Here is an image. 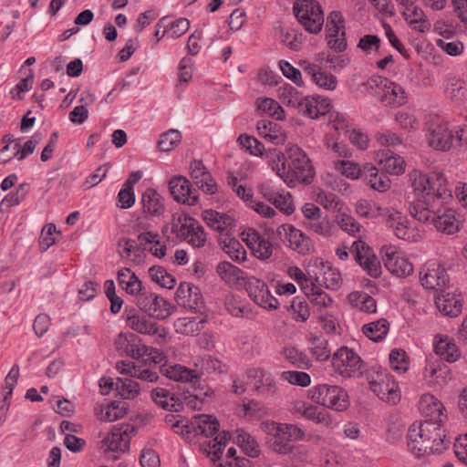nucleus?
I'll use <instances>...</instances> for the list:
<instances>
[{"mask_svg": "<svg viewBox=\"0 0 467 467\" xmlns=\"http://www.w3.org/2000/svg\"><path fill=\"white\" fill-rule=\"evenodd\" d=\"M423 375L430 383L441 386L450 379V369L445 365L431 363L425 367Z\"/></svg>", "mask_w": 467, "mask_h": 467, "instance_id": "obj_43", "label": "nucleus"}, {"mask_svg": "<svg viewBox=\"0 0 467 467\" xmlns=\"http://www.w3.org/2000/svg\"><path fill=\"white\" fill-rule=\"evenodd\" d=\"M332 365L335 371L345 378H358L365 369L361 358L347 347H341L333 354Z\"/></svg>", "mask_w": 467, "mask_h": 467, "instance_id": "obj_9", "label": "nucleus"}, {"mask_svg": "<svg viewBox=\"0 0 467 467\" xmlns=\"http://www.w3.org/2000/svg\"><path fill=\"white\" fill-rule=\"evenodd\" d=\"M436 297L435 305L444 316L457 317L462 312V297L461 295L443 293Z\"/></svg>", "mask_w": 467, "mask_h": 467, "instance_id": "obj_29", "label": "nucleus"}, {"mask_svg": "<svg viewBox=\"0 0 467 467\" xmlns=\"http://www.w3.org/2000/svg\"><path fill=\"white\" fill-rule=\"evenodd\" d=\"M191 177L194 183L208 194H213L217 191V184L202 161L194 160L190 165Z\"/></svg>", "mask_w": 467, "mask_h": 467, "instance_id": "obj_23", "label": "nucleus"}, {"mask_svg": "<svg viewBox=\"0 0 467 467\" xmlns=\"http://www.w3.org/2000/svg\"><path fill=\"white\" fill-rule=\"evenodd\" d=\"M250 298L259 306L265 309H277L278 300L271 295L267 285L255 276H249L244 282Z\"/></svg>", "mask_w": 467, "mask_h": 467, "instance_id": "obj_15", "label": "nucleus"}, {"mask_svg": "<svg viewBox=\"0 0 467 467\" xmlns=\"http://www.w3.org/2000/svg\"><path fill=\"white\" fill-rule=\"evenodd\" d=\"M429 145L441 151H449L453 149L452 130L449 129L448 123L442 121L437 124L430 132Z\"/></svg>", "mask_w": 467, "mask_h": 467, "instance_id": "obj_22", "label": "nucleus"}, {"mask_svg": "<svg viewBox=\"0 0 467 467\" xmlns=\"http://www.w3.org/2000/svg\"><path fill=\"white\" fill-rule=\"evenodd\" d=\"M281 98L284 103L296 109L304 99L298 90L291 85H285L281 88Z\"/></svg>", "mask_w": 467, "mask_h": 467, "instance_id": "obj_63", "label": "nucleus"}, {"mask_svg": "<svg viewBox=\"0 0 467 467\" xmlns=\"http://www.w3.org/2000/svg\"><path fill=\"white\" fill-rule=\"evenodd\" d=\"M357 213L364 218H376L380 214V207L368 200H360L356 204Z\"/></svg>", "mask_w": 467, "mask_h": 467, "instance_id": "obj_60", "label": "nucleus"}, {"mask_svg": "<svg viewBox=\"0 0 467 467\" xmlns=\"http://www.w3.org/2000/svg\"><path fill=\"white\" fill-rule=\"evenodd\" d=\"M386 224L392 228L395 235L405 241H412L414 239V233L408 225L407 219L398 211H391L389 213Z\"/></svg>", "mask_w": 467, "mask_h": 467, "instance_id": "obj_31", "label": "nucleus"}, {"mask_svg": "<svg viewBox=\"0 0 467 467\" xmlns=\"http://www.w3.org/2000/svg\"><path fill=\"white\" fill-rule=\"evenodd\" d=\"M194 367L192 369L181 364L164 362V365L160 367V372L174 381L193 383H204L203 376L222 372L221 361L210 355L198 358Z\"/></svg>", "mask_w": 467, "mask_h": 467, "instance_id": "obj_4", "label": "nucleus"}, {"mask_svg": "<svg viewBox=\"0 0 467 467\" xmlns=\"http://www.w3.org/2000/svg\"><path fill=\"white\" fill-rule=\"evenodd\" d=\"M306 228L321 235H328L331 231V224L327 216L318 217V219L305 221Z\"/></svg>", "mask_w": 467, "mask_h": 467, "instance_id": "obj_62", "label": "nucleus"}, {"mask_svg": "<svg viewBox=\"0 0 467 467\" xmlns=\"http://www.w3.org/2000/svg\"><path fill=\"white\" fill-rule=\"evenodd\" d=\"M141 202L144 212L150 215L158 216L164 213L165 207L163 199L160 193L152 188H148L143 192Z\"/></svg>", "mask_w": 467, "mask_h": 467, "instance_id": "obj_37", "label": "nucleus"}, {"mask_svg": "<svg viewBox=\"0 0 467 467\" xmlns=\"http://www.w3.org/2000/svg\"><path fill=\"white\" fill-rule=\"evenodd\" d=\"M256 129L262 138L274 145L283 144L285 141L286 135L281 126L271 119L259 120Z\"/></svg>", "mask_w": 467, "mask_h": 467, "instance_id": "obj_30", "label": "nucleus"}, {"mask_svg": "<svg viewBox=\"0 0 467 467\" xmlns=\"http://www.w3.org/2000/svg\"><path fill=\"white\" fill-rule=\"evenodd\" d=\"M369 389L379 399L389 404L395 405L400 400L398 383L393 376L387 372H377L375 377L369 380Z\"/></svg>", "mask_w": 467, "mask_h": 467, "instance_id": "obj_10", "label": "nucleus"}, {"mask_svg": "<svg viewBox=\"0 0 467 467\" xmlns=\"http://www.w3.org/2000/svg\"><path fill=\"white\" fill-rule=\"evenodd\" d=\"M385 266L393 275L406 277L412 274L413 265L406 258L399 256L396 253L387 254Z\"/></svg>", "mask_w": 467, "mask_h": 467, "instance_id": "obj_38", "label": "nucleus"}, {"mask_svg": "<svg viewBox=\"0 0 467 467\" xmlns=\"http://www.w3.org/2000/svg\"><path fill=\"white\" fill-rule=\"evenodd\" d=\"M265 158L272 169L293 188L299 183L310 184L315 177V169L307 154L296 144H287L284 152L276 149L269 150Z\"/></svg>", "mask_w": 467, "mask_h": 467, "instance_id": "obj_3", "label": "nucleus"}, {"mask_svg": "<svg viewBox=\"0 0 467 467\" xmlns=\"http://www.w3.org/2000/svg\"><path fill=\"white\" fill-rule=\"evenodd\" d=\"M244 241L252 250L254 256L261 260L268 259L273 253V246L269 240L253 228L242 234Z\"/></svg>", "mask_w": 467, "mask_h": 467, "instance_id": "obj_19", "label": "nucleus"}, {"mask_svg": "<svg viewBox=\"0 0 467 467\" xmlns=\"http://www.w3.org/2000/svg\"><path fill=\"white\" fill-rule=\"evenodd\" d=\"M293 10L296 19L306 31L312 34L321 31L324 14L317 1L297 0L294 4Z\"/></svg>", "mask_w": 467, "mask_h": 467, "instance_id": "obj_7", "label": "nucleus"}, {"mask_svg": "<svg viewBox=\"0 0 467 467\" xmlns=\"http://www.w3.org/2000/svg\"><path fill=\"white\" fill-rule=\"evenodd\" d=\"M220 244L223 250L234 261L241 262L246 258V252L242 244L234 237L229 235L221 237Z\"/></svg>", "mask_w": 467, "mask_h": 467, "instance_id": "obj_46", "label": "nucleus"}, {"mask_svg": "<svg viewBox=\"0 0 467 467\" xmlns=\"http://www.w3.org/2000/svg\"><path fill=\"white\" fill-rule=\"evenodd\" d=\"M363 174L372 189L379 192H386L389 189L390 180L386 174L379 173L378 169L374 165L366 163L363 166Z\"/></svg>", "mask_w": 467, "mask_h": 467, "instance_id": "obj_39", "label": "nucleus"}, {"mask_svg": "<svg viewBox=\"0 0 467 467\" xmlns=\"http://www.w3.org/2000/svg\"><path fill=\"white\" fill-rule=\"evenodd\" d=\"M283 355L286 360L298 368H308L311 362L307 356L296 348H285Z\"/></svg>", "mask_w": 467, "mask_h": 467, "instance_id": "obj_55", "label": "nucleus"}, {"mask_svg": "<svg viewBox=\"0 0 467 467\" xmlns=\"http://www.w3.org/2000/svg\"><path fill=\"white\" fill-rule=\"evenodd\" d=\"M204 323L203 319L197 320L196 317H182L176 320L174 326L178 333L193 336L203 328Z\"/></svg>", "mask_w": 467, "mask_h": 467, "instance_id": "obj_48", "label": "nucleus"}, {"mask_svg": "<svg viewBox=\"0 0 467 467\" xmlns=\"http://www.w3.org/2000/svg\"><path fill=\"white\" fill-rule=\"evenodd\" d=\"M281 379L292 385L308 387L311 384V377L304 371L287 370L281 373Z\"/></svg>", "mask_w": 467, "mask_h": 467, "instance_id": "obj_57", "label": "nucleus"}, {"mask_svg": "<svg viewBox=\"0 0 467 467\" xmlns=\"http://www.w3.org/2000/svg\"><path fill=\"white\" fill-rule=\"evenodd\" d=\"M283 230L285 233V238L289 243V246L299 254H307L311 247L312 242L302 231L295 228L290 224L282 225Z\"/></svg>", "mask_w": 467, "mask_h": 467, "instance_id": "obj_28", "label": "nucleus"}, {"mask_svg": "<svg viewBox=\"0 0 467 467\" xmlns=\"http://www.w3.org/2000/svg\"><path fill=\"white\" fill-rule=\"evenodd\" d=\"M189 389L179 397L190 409L202 410L205 399L211 397L213 393L212 389L204 383L187 382Z\"/></svg>", "mask_w": 467, "mask_h": 467, "instance_id": "obj_21", "label": "nucleus"}, {"mask_svg": "<svg viewBox=\"0 0 467 467\" xmlns=\"http://www.w3.org/2000/svg\"><path fill=\"white\" fill-rule=\"evenodd\" d=\"M434 351L442 359L454 362L460 358L457 346L448 337H440L434 343Z\"/></svg>", "mask_w": 467, "mask_h": 467, "instance_id": "obj_41", "label": "nucleus"}, {"mask_svg": "<svg viewBox=\"0 0 467 467\" xmlns=\"http://www.w3.org/2000/svg\"><path fill=\"white\" fill-rule=\"evenodd\" d=\"M389 363L393 370L404 373L409 369L410 358L405 350L394 348L389 354Z\"/></svg>", "mask_w": 467, "mask_h": 467, "instance_id": "obj_54", "label": "nucleus"}, {"mask_svg": "<svg viewBox=\"0 0 467 467\" xmlns=\"http://www.w3.org/2000/svg\"><path fill=\"white\" fill-rule=\"evenodd\" d=\"M303 291L311 303L318 308H327L333 303L331 296L312 281L311 286L306 285V287H303Z\"/></svg>", "mask_w": 467, "mask_h": 467, "instance_id": "obj_42", "label": "nucleus"}, {"mask_svg": "<svg viewBox=\"0 0 467 467\" xmlns=\"http://www.w3.org/2000/svg\"><path fill=\"white\" fill-rule=\"evenodd\" d=\"M239 143L245 148L251 154L254 156L264 157L265 155V146L254 136H249L247 134H241L238 137Z\"/></svg>", "mask_w": 467, "mask_h": 467, "instance_id": "obj_58", "label": "nucleus"}, {"mask_svg": "<svg viewBox=\"0 0 467 467\" xmlns=\"http://www.w3.org/2000/svg\"><path fill=\"white\" fill-rule=\"evenodd\" d=\"M348 298L350 305L360 312L372 314L377 311L376 300L364 291H354Z\"/></svg>", "mask_w": 467, "mask_h": 467, "instance_id": "obj_40", "label": "nucleus"}, {"mask_svg": "<svg viewBox=\"0 0 467 467\" xmlns=\"http://www.w3.org/2000/svg\"><path fill=\"white\" fill-rule=\"evenodd\" d=\"M247 375L255 379L254 389L259 395L269 397L275 393V381L270 373L260 368H250Z\"/></svg>", "mask_w": 467, "mask_h": 467, "instance_id": "obj_27", "label": "nucleus"}, {"mask_svg": "<svg viewBox=\"0 0 467 467\" xmlns=\"http://www.w3.org/2000/svg\"><path fill=\"white\" fill-rule=\"evenodd\" d=\"M139 383L130 378H118L116 381V393L123 400H132L140 393Z\"/></svg>", "mask_w": 467, "mask_h": 467, "instance_id": "obj_47", "label": "nucleus"}, {"mask_svg": "<svg viewBox=\"0 0 467 467\" xmlns=\"http://www.w3.org/2000/svg\"><path fill=\"white\" fill-rule=\"evenodd\" d=\"M202 219L206 224L219 232L221 235H230V232L235 227V221L230 215L214 210H205Z\"/></svg>", "mask_w": 467, "mask_h": 467, "instance_id": "obj_24", "label": "nucleus"}, {"mask_svg": "<svg viewBox=\"0 0 467 467\" xmlns=\"http://www.w3.org/2000/svg\"><path fill=\"white\" fill-rule=\"evenodd\" d=\"M182 135L177 130H170L162 133L158 141V147L161 151H170L178 146Z\"/></svg>", "mask_w": 467, "mask_h": 467, "instance_id": "obj_56", "label": "nucleus"}, {"mask_svg": "<svg viewBox=\"0 0 467 467\" xmlns=\"http://www.w3.org/2000/svg\"><path fill=\"white\" fill-rule=\"evenodd\" d=\"M129 410V404L122 400H113L107 405L101 414V420L106 421H115L123 418Z\"/></svg>", "mask_w": 467, "mask_h": 467, "instance_id": "obj_49", "label": "nucleus"}, {"mask_svg": "<svg viewBox=\"0 0 467 467\" xmlns=\"http://www.w3.org/2000/svg\"><path fill=\"white\" fill-rule=\"evenodd\" d=\"M135 428L129 423L114 425L111 431L101 441V449L105 451H126Z\"/></svg>", "mask_w": 467, "mask_h": 467, "instance_id": "obj_13", "label": "nucleus"}, {"mask_svg": "<svg viewBox=\"0 0 467 467\" xmlns=\"http://www.w3.org/2000/svg\"><path fill=\"white\" fill-rule=\"evenodd\" d=\"M410 177L414 192L419 195L409 206L410 215L420 223L433 224L441 233H457L462 221L456 211L448 206L452 195L445 176L439 172L427 174L414 170Z\"/></svg>", "mask_w": 467, "mask_h": 467, "instance_id": "obj_1", "label": "nucleus"}, {"mask_svg": "<svg viewBox=\"0 0 467 467\" xmlns=\"http://www.w3.org/2000/svg\"><path fill=\"white\" fill-rule=\"evenodd\" d=\"M171 231L180 241L193 248L203 247L207 241L204 228L195 218L185 213L172 217Z\"/></svg>", "mask_w": 467, "mask_h": 467, "instance_id": "obj_5", "label": "nucleus"}, {"mask_svg": "<svg viewBox=\"0 0 467 467\" xmlns=\"http://www.w3.org/2000/svg\"><path fill=\"white\" fill-rule=\"evenodd\" d=\"M220 424L216 418L210 415H199L194 418L190 425H184L182 427V435H186V438H190V434L194 432L195 435H202L210 437L215 434L219 430Z\"/></svg>", "mask_w": 467, "mask_h": 467, "instance_id": "obj_18", "label": "nucleus"}, {"mask_svg": "<svg viewBox=\"0 0 467 467\" xmlns=\"http://www.w3.org/2000/svg\"><path fill=\"white\" fill-rule=\"evenodd\" d=\"M381 40L376 35H365L362 36L358 43V47L361 49L365 54L368 55L373 50L379 51L380 48Z\"/></svg>", "mask_w": 467, "mask_h": 467, "instance_id": "obj_64", "label": "nucleus"}, {"mask_svg": "<svg viewBox=\"0 0 467 467\" xmlns=\"http://www.w3.org/2000/svg\"><path fill=\"white\" fill-rule=\"evenodd\" d=\"M427 404L430 407V413H437L435 421L425 420L420 423H413L408 431L407 445L409 451L420 457L430 453H441L447 448L450 441L446 439L444 431L437 421H441L443 410L441 402L432 395H424L420 400V405Z\"/></svg>", "mask_w": 467, "mask_h": 467, "instance_id": "obj_2", "label": "nucleus"}, {"mask_svg": "<svg viewBox=\"0 0 467 467\" xmlns=\"http://www.w3.org/2000/svg\"><path fill=\"white\" fill-rule=\"evenodd\" d=\"M136 304L141 311L158 319H165L172 313V306L166 299L145 289L136 297Z\"/></svg>", "mask_w": 467, "mask_h": 467, "instance_id": "obj_11", "label": "nucleus"}, {"mask_svg": "<svg viewBox=\"0 0 467 467\" xmlns=\"http://www.w3.org/2000/svg\"><path fill=\"white\" fill-rule=\"evenodd\" d=\"M168 185L169 191L176 202L188 205H195L198 202V195L192 191L190 181L186 177L173 176Z\"/></svg>", "mask_w": 467, "mask_h": 467, "instance_id": "obj_16", "label": "nucleus"}, {"mask_svg": "<svg viewBox=\"0 0 467 467\" xmlns=\"http://www.w3.org/2000/svg\"><path fill=\"white\" fill-rule=\"evenodd\" d=\"M310 351L319 361L327 360L330 357V349L327 340L322 336H313L310 338Z\"/></svg>", "mask_w": 467, "mask_h": 467, "instance_id": "obj_52", "label": "nucleus"}, {"mask_svg": "<svg viewBox=\"0 0 467 467\" xmlns=\"http://www.w3.org/2000/svg\"><path fill=\"white\" fill-rule=\"evenodd\" d=\"M258 108L266 111L270 116L277 120L285 119V111L282 107L273 99H264L258 103Z\"/></svg>", "mask_w": 467, "mask_h": 467, "instance_id": "obj_61", "label": "nucleus"}, {"mask_svg": "<svg viewBox=\"0 0 467 467\" xmlns=\"http://www.w3.org/2000/svg\"><path fill=\"white\" fill-rule=\"evenodd\" d=\"M389 329V323L385 318L366 324L362 327L364 335L374 342H379L385 338Z\"/></svg>", "mask_w": 467, "mask_h": 467, "instance_id": "obj_44", "label": "nucleus"}, {"mask_svg": "<svg viewBox=\"0 0 467 467\" xmlns=\"http://www.w3.org/2000/svg\"><path fill=\"white\" fill-rule=\"evenodd\" d=\"M420 281L425 289L443 292L450 279L443 266L436 261H429L420 271Z\"/></svg>", "mask_w": 467, "mask_h": 467, "instance_id": "obj_12", "label": "nucleus"}, {"mask_svg": "<svg viewBox=\"0 0 467 467\" xmlns=\"http://www.w3.org/2000/svg\"><path fill=\"white\" fill-rule=\"evenodd\" d=\"M293 315L296 321L305 322L310 316V309L307 302L299 296L293 298L289 307L287 308Z\"/></svg>", "mask_w": 467, "mask_h": 467, "instance_id": "obj_53", "label": "nucleus"}, {"mask_svg": "<svg viewBox=\"0 0 467 467\" xmlns=\"http://www.w3.org/2000/svg\"><path fill=\"white\" fill-rule=\"evenodd\" d=\"M379 164L389 174L400 175L405 171L402 157L395 155L389 150L378 153Z\"/></svg>", "mask_w": 467, "mask_h": 467, "instance_id": "obj_34", "label": "nucleus"}, {"mask_svg": "<svg viewBox=\"0 0 467 467\" xmlns=\"http://www.w3.org/2000/svg\"><path fill=\"white\" fill-rule=\"evenodd\" d=\"M380 85L384 87V93L381 96L383 103L391 107H398L406 103V92L400 85L391 82L387 78L381 79Z\"/></svg>", "mask_w": 467, "mask_h": 467, "instance_id": "obj_32", "label": "nucleus"}, {"mask_svg": "<svg viewBox=\"0 0 467 467\" xmlns=\"http://www.w3.org/2000/svg\"><path fill=\"white\" fill-rule=\"evenodd\" d=\"M177 304L190 310H200L202 307V296L198 286L191 283H181L175 293Z\"/></svg>", "mask_w": 467, "mask_h": 467, "instance_id": "obj_17", "label": "nucleus"}, {"mask_svg": "<svg viewBox=\"0 0 467 467\" xmlns=\"http://www.w3.org/2000/svg\"><path fill=\"white\" fill-rule=\"evenodd\" d=\"M308 392L313 401L336 411H344L350 405L347 391L337 385L320 384Z\"/></svg>", "mask_w": 467, "mask_h": 467, "instance_id": "obj_6", "label": "nucleus"}, {"mask_svg": "<svg viewBox=\"0 0 467 467\" xmlns=\"http://www.w3.org/2000/svg\"><path fill=\"white\" fill-rule=\"evenodd\" d=\"M117 368L121 374H129L131 378H137L142 381L156 382L159 379V372L157 370L143 365L120 361L117 363Z\"/></svg>", "mask_w": 467, "mask_h": 467, "instance_id": "obj_26", "label": "nucleus"}, {"mask_svg": "<svg viewBox=\"0 0 467 467\" xmlns=\"http://www.w3.org/2000/svg\"><path fill=\"white\" fill-rule=\"evenodd\" d=\"M334 164L337 171L349 179H358L363 174V169L361 170L358 164L349 161H337Z\"/></svg>", "mask_w": 467, "mask_h": 467, "instance_id": "obj_59", "label": "nucleus"}, {"mask_svg": "<svg viewBox=\"0 0 467 467\" xmlns=\"http://www.w3.org/2000/svg\"><path fill=\"white\" fill-rule=\"evenodd\" d=\"M290 442V438L287 437L285 428H281L278 435H275V438L267 440L270 448L279 454H288L292 451L293 446Z\"/></svg>", "mask_w": 467, "mask_h": 467, "instance_id": "obj_51", "label": "nucleus"}, {"mask_svg": "<svg viewBox=\"0 0 467 467\" xmlns=\"http://www.w3.org/2000/svg\"><path fill=\"white\" fill-rule=\"evenodd\" d=\"M216 272L230 285H237L241 281L245 282L249 277L239 267L226 261L218 264Z\"/></svg>", "mask_w": 467, "mask_h": 467, "instance_id": "obj_35", "label": "nucleus"}, {"mask_svg": "<svg viewBox=\"0 0 467 467\" xmlns=\"http://www.w3.org/2000/svg\"><path fill=\"white\" fill-rule=\"evenodd\" d=\"M119 285L130 295L136 296L141 293L145 288L141 281L131 272L130 268H122L118 272Z\"/></svg>", "mask_w": 467, "mask_h": 467, "instance_id": "obj_36", "label": "nucleus"}, {"mask_svg": "<svg viewBox=\"0 0 467 467\" xmlns=\"http://www.w3.org/2000/svg\"><path fill=\"white\" fill-rule=\"evenodd\" d=\"M127 323L131 329L140 334L154 335L158 332L157 324L144 316H128Z\"/></svg>", "mask_w": 467, "mask_h": 467, "instance_id": "obj_45", "label": "nucleus"}, {"mask_svg": "<svg viewBox=\"0 0 467 467\" xmlns=\"http://www.w3.org/2000/svg\"><path fill=\"white\" fill-rule=\"evenodd\" d=\"M350 250L354 254L356 262L368 275L377 278L381 275L380 263L373 250L366 243L357 240L353 242Z\"/></svg>", "mask_w": 467, "mask_h": 467, "instance_id": "obj_14", "label": "nucleus"}, {"mask_svg": "<svg viewBox=\"0 0 467 467\" xmlns=\"http://www.w3.org/2000/svg\"><path fill=\"white\" fill-rule=\"evenodd\" d=\"M446 95L456 103H462L467 99V88L463 79L447 75L444 79Z\"/></svg>", "mask_w": 467, "mask_h": 467, "instance_id": "obj_33", "label": "nucleus"}, {"mask_svg": "<svg viewBox=\"0 0 467 467\" xmlns=\"http://www.w3.org/2000/svg\"><path fill=\"white\" fill-rule=\"evenodd\" d=\"M315 281L318 285H324L331 290H337L342 284L340 273L331 266H327L322 275L317 276Z\"/></svg>", "mask_w": 467, "mask_h": 467, "instance_id": "obj_50", "label": "nucleus"}, {"mask_svg": "<svg viewBox=\"0 0 467 467\" xmlns=\"http://www.w3.org/2000/svg\"><path fill=\"white\" fill-rule=\"evenodd\" d=\"M304 73L319 88L334 90L337 88V78L321 68L319 65L303 61L300 64Z\"/></svg>", "mask_w": 467, "mask_h": 467, "instance_id": "obj_20", "label": "nucleus"}, {"mask_svg": "<svg viewBox=\"0 0 467 467\" xmlns=\"http://www.w3.org/2000/svg\"><path fill=\"white\" fill-rule=\"evenodd\" d=\"M129 347L126 356L140 361L145 367L152 368V369L160 372V367L167 362L166 357L157 348L147 347L141 343V339L134 333H129Z\"/></svg>", "mask_w": 467, "mask_h": 467, "instance_id": "obj_8", "label": "nucleus"}, {"mask_svg": "<svg viewBox=\"0 0 467 467\" xmlns=\"http://www.w3.org/2000/svg\"><path fill=\"white\" fill-rule=\"evenodd\" d=\"M150 397L155 404L164 410L171 411H180L182 410V400L181 398L165 388L156 387L150 390Z\"/></svg>", "mask_w": 467, "mask_h": 467, "instance_id": "obj_25", "label": "nucleus"}]
</instances>
